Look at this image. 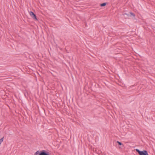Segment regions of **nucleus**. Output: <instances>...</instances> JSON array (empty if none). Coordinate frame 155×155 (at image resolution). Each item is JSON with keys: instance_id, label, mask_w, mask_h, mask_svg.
<instances>
[{"instance_id": "20e7f679", "label": "nucleus", "mask_w": 155, "mask_h": 155, "mask_svg": "<svg viewBox=\"0 0 155 155\" xmlns=\"http://www.w3.org/2000/svg\"><path fill=\"white\" fill-rule=\"evenodd\" d=\"M130 14L129 16H133V17H135V15L134 13H133V12H130L129 13Z\"/></svg>"}, {"instance_id": "f257e3e1", "label": "nucleus", "mask_w": 155, "mask_h": 155, "mask_svg": "<svg viewBox=\"0 0 155 155\" xmlns=\"http://www.w3.org/2000/svg\"><path fill=\"white\" fill-rule=\"evenodd\" d=\"M135 150L139 155H149L147 151L146 150L140 151L137 149H136Z\"/></svg>"}, {"instance_id": "0eeeda50", "label": "nucleus", "mask_w": 155, "mask_h": 155, "mask_svg": "<svg viewBox=\"0 0 155 155\" xmlns=\"http://www.w3.org/2000/svg\"><path fill=\"white\" fill-rule=\"evenodd\" d=\"M123 15H127L128 16H129L130 14L129 13H124L123 14Z\"/></svg>"}, {"instance_id": "7ed1b4c3", "label": "nucleus", "mask_w": 155, "mask_h": 155, "mask_svg": "<svg viewBox=\"0 0 155 155\" xmlns=\"http://www.w3.org/2000/svg\"><path fill=\"white\" fill-rule=\"evenodd\" d=\"M29 13L30 15L32 18L34 19L37 20V19L36 18L35 15V14L33 12L31 11L29 12Z\"/></svg>"}, {"instance_id": "423d86ee", "label": "nucleus", "mask_w": 155, "mask_h": 155, "mask_svg": "<svg viewBox=\"0 0 155 155\" xmlns=\"http://www.w3.org/2000/svg\"><path fill=\"white\" fill-rule=\"evenodd\" d=\"M117 143H118V145H119L121 146L122 145H123L122 143L121 142H120L119 141H117Z\"/></svg>"}, {"instance_id": "39448f33", "label": "nucleus", "mask_w": 155, "mask_h": 155, "mask_svg": "<svg viewBox=\"0 0 155 155\" xmlns=\"http://www.w3.org/2000/svg\"><path fill=\"white\" fill-rule=\"evenodd\" d=\"M107 4V3H101L100 4V6L101 7L105 6Z\"/></svg>"}, {"instance_id": "6e6552de", "label": "nucleus", "mask_w": 155, "mask_h": 155, "mask_svg": "<svg viewBox=\"0 0 155 155\" xmlns=\"http://www.w3.org/2000/svg\"><path fill=\"white\" fill-rule=\"evenodd\" d=\"M152 28L153 29H155V27H153Z\"/></svg>"}, {"instance_id": "f03ea898", "label": "nucleus", "mask_w": 155, "mask_h": 155, "mask_svg": "<svg viewBox=\"0 0 155 155\" xmlns=\"http://www.w3.org/2000/svg\"><path fill=\"white\" fill-rule=\"evenodd\" d=\"M35 155H49V153H47L45 151L43 150L39 152L38 151L35 154Z\"/></svg>"}]
</instances>
